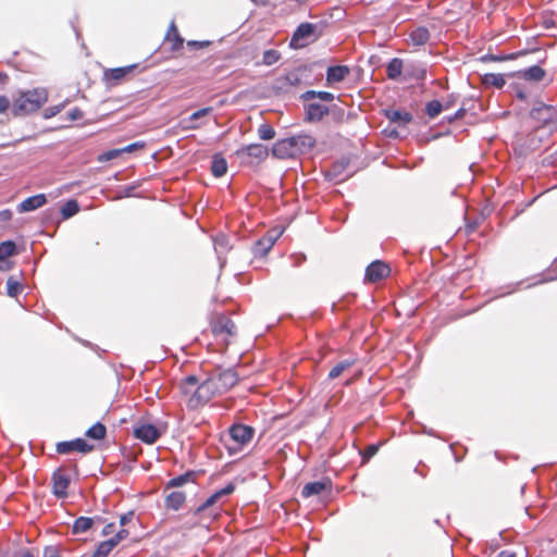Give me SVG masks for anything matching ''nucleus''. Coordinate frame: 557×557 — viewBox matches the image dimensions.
<instances>
[{
    "label": "nucleus",
    "mask_w": 557,
    "mask_h": 557,
    "mask_svg": "<svg viewBox=\"0 0 557 557\" xmlns=\"http://www.w3.org/2000/svg\"><path fill=\"white\" fill-rule=\"evenodd\" d=\"M466 112L467 110L463 107H461L454 114L445 116L444 120L447 123H454L456 120L463 117Z\"/></svg>",
    "instance_id": "50"
},
{
    "label": "nucleus",
    "mask_w": 557,
    "mask_h": 557,
    "mask_svg": "<svg viewBox=\"0 0 557 557\" xmlns=\"http://www.w3.org/2000/svg\"><path fill=\"white\" fill-rule=\"evenodd\" d=\"M12 219V212L9 209H4L0 211V222H7Z\"/></svg>",
    "instance_id": "62"
},
{
    "label": "nucleus",
    "mask_w": 557,
    "mask_h": 557,
    "mask_svg": "<svg viewBox=\"0 0 557 557\" xmlns=\"http://www.w3.org/2000/svg\"><path fill=\"white\" fill-rule=\"evenodd\" d=\"M350 69L347 65H331L326 70L327 84L341 83L346 79Z\"/></svg>",
    "instance_id": "22"
},
{
    "label": "nucleus",
    "mask_w": 557,
    "mask_h": 557,
    "mask_svg": "<svg viewBox=\"0 0 557 557\" xmlns=\"http://www.w3.org/2000/svg\"><path fill=\"white\" fill-rule=\"evenodd\" d=\"M295 138L293 136L277 140L271 149L273 157L277 159L293 158L297 154Z\"/></svg>",
    "instance_id": "9"
},
{
    "label": "nucleus",
    "mask_w": 557,
    "mask_h": 557,
    "mask_svg": "<svg viewBox=\"0 0 557 557\" xmlns=\"http://www.w3.org/2000/svg\"><path fill=\"white\" fill-rule=\"evenodd\" d=\"M326 26V21L299 24L292 35L289 47L292 49H299L308 46L311 41L319 39L323 35Z\"/></svg>",
    "instance_id": "4"
},
{
    "label": "nucleus",
    "mask_w": 557,
    "mask_h": 557,
    "mask_svg": "<svg viewBox=\"0 0 557 557\" xmlns=\"http://www.w3.org/2000/svg\"><path fill=\"white\" fill-rule=\"evenodd\" d=\"M389 272L391 269L384 261L374 260L366 268L364 280L370 283H377L388 276Z\"/></svg>",
    "instance_id": "7"
},
{
    "label": "nucleus",
    "mask_w": 557,
    "mask_h": 557,
    "mask_svg": "<svg viewBox=\"0 0 557 557\" xmlns=\"http://www.w3.org/2000/svg\"><path fill=\"white\" fill-rule=\"evenodd\" d=\"M409 37L414 46H423L430 39V32L426 27L419 26L410 33Z\"/></svg>",
    "instance_id": "33"
},
{
    "label": "nucleus",
    "mask_w": 557,
    "mask_h": 557,
    "mask_svg": "<svg viewBox=\"0 0 557 557\" xmlns=\"http://www.w3.org/2000/svg\"><path fill=\"white\" fill-rule=\"evenodd\" d=\"M165 40L172 41L171 51L175 52L183 48L184 38L180 35L175 22L172 21L165 35Z\"/></svg>",
    "instance_id": "25"
},
{
    "label": "nucleus",
    "mask_w": 557,
    "mask_h": 557,
    "mask_svg": "<svg viewBox=\"0 0 557 557\" xmlns=\"http://www.w3.org/2000/svg\"><path fill=\"white\" fill-rule=\"evenodd\" d=\"M556 116L557 110L550 104L540 103L539 106L533 107L530 111V117L543 125L553 123Z\"/></svg>",
    "instance_id": "8"
},
{
    "label": "nucleus",
    "mask_w": 557,
    "mask_h": 557,
    "mask_svg": "<svg viewBox=\"0 0 557 557\" xmlns=\"http://www.w3.org/2000/svg\"><path fill=\"white\" fill-rule=\"evenodd\" d=\"M332 110H331V114L335 117V119H343L344 114H345V111L344 109H342L341 107L336 106V104H332V106H329Z\"/></svg>",
    "instance_id": "56"
},
{
    "label": "nucleus",
    "mask_w": 557,
    "mask_h": 557,
    "mask_svg": "<svg viewBox=\"0 0 557 557\" xmlns=\"http://www.w3.org/2000/svg\"><path fill=\"white\" fill-rule=\"evenodd\" d=\"M85 435L90 440L101 441L107 435V428L102 422L98 421L87 429Z\"/></svg>",
    "instance_id": "34"
},
{
    "label": "nucleus",
    "mask_w": 557,
    "mask_h": 557,
    "mask_svg": "<svg viewBox=\"0 0 557 557\" xmlns=\"http://www.w3.org/2000/svg\"><path fill=\"white\" fill-rule=\"evenodd\" d=\"M110 553L111 550L102 542H100L91 557H108Z\"/></svg>",
    "instance_id": "49"
},
{
    "label": "nucleus",
    "mask_w": 557,
    "mask_h": 557,
    "mask_svg": "<svg viewBox=\"0 0 557 557\" xmlns=\"http://www.w3.org/2000/svg\"><path fill=\"white\" fill-rule=\"evenodd\" d=\"M319 99L322 102H333L335 95L325 90L309 89L299 96V100L304 102V121L306 123H319L326 115L331 114V108L326 104L314 101Z\"/></svg>",
    "instance_id": "2"
},
{
    "label": "nucleus",
    "mask_w": 557,
    "mask_h": 557,
    "mask_svg": "<svg viewBox=\"0 0 557 557\" xmlns=\"http://www.w3.org/2000/svg\"><path fill=\"white\" fill-rule=\"evenodd\" d=\"M235 488H236L235 483L230 482L224 487H222V488H220L218 491L221 494V496L224 497V496H228L232 493H234Z\"/></svg>",
    "instance_id": "53"
},
{
    "label": "nucleus",
    "mask_w": 557,
    "mask_h": 557,
    "mask_svg": "<svg viewBox=\"0 0 557 557\" xmlns=\"http://www.w3.org/2000/svg\"><path fill=\"white\" fill-rule=\"evenodd\" d=\"M384 115L389 120L391 123H394L399 127L408 125L413 120V116L410 112L396 109L384 110Z\"/></svg>",
    "instance_id": "18"
},
{
    "label": "nucleus",
    "mask_w": 557,
    "mask_h": 557,
    "mask_svg": "<svg viewBox=\"0 0 557 557\" xmlns=\"http://www.w3.org/2000/svg\"><path fill=\"white\" fill-rule=\"evenodd\" d=\"M212 332L215 335L226 333L234 335L236 333V325L228 317L221 314L212 322Z\"/></svg>",
    "instance_id": "17"
},
{
    "label": "nucleus",
    "mask_w": 557,
    "mask_h": 557,
    "mask_svg": "<svg viewBox=\"0 0 557 557\" xmlns=\"http://www.w3.org/2000/svg\"><path fill=\"white\" fill-rule=\"evenodd\" d=\"M212 111L211 107L201 108L194 113H191L187 119H183L181 121L182 128L184 131H193L200 127V124H197L196 121L205 117Z\"/></svg>",
    "instance_id": "21"
},
{
    "label": "nucleus",
    "mask_w": 557,
    "mask_h": 557,
    "mask_svg": "<svg viewBox=\"0 0 557 557\" xmlns=\"http://www.w3.org/2000/svg\"><path fill=\"white\" fill-rule=\"evenodd\" d=\"M137 66H138V64L135 63V64H131V65H126V66L110 69L104 72V76L107 79L121 81L126 75L132 73Z\"/></svg>",
    "instance_id": "32"
},
{
    "label": "nucleus",
    "mask_w": 557,
    "mask_h": 557,
    "mask_svg": "<svg viewBox=\"0 0 557 557\" xmlns=\"http://www.w3.org/2000/svg\"><path fill=\"white\" fill-rule=\"evenodd\" d=\"M17 253L18 250L14 240L8 239L0 243V261H4L7 258Z\"/></svg>",
    "instance_id": "35"
},
{
    "label": "nucleus",
    "mask_w": 557,
    "mask_h": 557,
    "mask_svg": "<svg viewBox=\"0 0 557 557\" xmlns=\"http://www.w3.org/2000/svg\"><path fill=\"white\" fill-rule=\"evenodd\" d=\"M64 107H65V102L57 104V106L48 107L47 109L44 110L42 117L46 120L51 119V117L55 116L57 114H59L63 110Z\"/></svg>",
    "instance_id": "45"
},
{
    "label": "nucleus",
    "mask_w": 557,
    "mask_h": 557,
    "mask_svg": "<svg viewBox=\"0 0 557 557\" xmlns=\"http://www.w3.org/2000/svg\"><path fill=\"white\" fill-rule=\"evenodd\" d=\"M48 90L45 87L21 90L14 99L12 113L15 116H23L38 111L48 101Z\"/></svg>",
    "instance_id": "3"
},
{
    "label": "nucleus",
    "mask_w": 557,
    "mask_h": 557,
    "mask_svg": "<svg viewBox=\"0 0 557 557\" xmlns=\"http://www.w3.org/2000/svg\"><path fill=\"white\" fill-rule=\"evenodd\" d=\"M134 436L143 443L154 444L162 435V432L152 423H145L134 429Z\"/></svg>",
    "instance_id": "10"
},
{
    "label": "nucleus",
    "mask_w": 557,
    "mask_h": 557,
    "mask_svg": "<svg viewBox=\"0 0 557 557\" xmlns=\"http://www.w3.org/2000/svg\"><path fill=\"white\" fill-rule=\"evenodd\" d=\"M129 532L128 530L126 529H121L120 531L116 532V534L114 535V537L121 542L123 541L124 539H126L128 536Z\"/></svg>",
    "instance_id": "63"
},
{
    "label": "nucleus",
    "mask_w": 557,
    "mask_h": 557,
    "mask_svg": "<svg viewBox=\"0 0 557 557\" xmlns=\"http://www.w3.org/2000/svg\"><path fill=\"white\" fill-rule=\"evenodd\" d=\"M122 153H123L122 149H111V150H108V151L101 153L98 157V160L100 162L111 161V160L117 158L119 156H121Z\"/></svg>",
    "instance_id": "47"
},
{
    "label": "nucleus",
    "mask_w": 557,
    "mask_h": 557,
    "mask_svg": "<svg viewBox=\"0 0 557 557\" xmlns=\"http://www.w3.org/2000/svg\"><path fill=\"white\" fill-rule=\"evenodd\" d=\"M102 543L112 552L114 547H116L120 542L114 537H110L109 540L102 541Z\"/></svg>",
    "instance_id": "60"
},
{
    "label": "nucleus",
    "mask_w": 557,
    "mask_h": 557,
    "mask_svg": "<svg viewBox=\"0 0 557 557\" xmlns=\"http://www.w3.org/2000/svg\"><path fill=\"white\" fill-rule=\"evenodd\" d=\"M138 185L136 184H132V185H127L123 188V191L121 195H119L116 198L117 199H121V198H127V197H133L134 196V190L137 188Z\"/></svg>",
    "instance_id": "52"
},
{
    "label": "nucleus",
    "mask_w": 557,
    "mask_h": 557,
    "mask_svg": "<svg viewBox=\"0 0 557 557\" xmlns=\"http://www.w3.org/2000/svg\"><path fill=\"white\" fill-rule=\"evenodd\" d=\"M281 59V53L275 49H268L262 54V63L267 66L273 65Z\"/></svg>",
    "instance_id": "42"
},
{
    "label": "nucleus",
    "mask_w": 557,
    "mask_h": 557,
    "mask_svg": "<svg viewBox=\"0 0 557 557\" xmlns=\"http://www.w3.org/2000/svg\"><path fill=\"white\" fill-rule=\"evenodd\" d=\"M133 517H134V511L133 510H129V511L121 515V517H120V524L122 527L126 525L128 522L132 521Z\"/></svg>",
    "instance_id": "57"
},
{
    "label": "nucleus",
    "mask_w": 557,
    "mask_h": 557,
    "mask_svg": "<svg viewBox=\"0 0 557 557\" xmlns=\"http://www.w3.org/2000/svg\"><path fill=\"white\" fill-rule=\"evenodd\" d=\"M114 528H115V524H114L113 522L108 523V524L102 529L101 534H102V535H104V536H107V535H109V534H111V533L113 532Z\"/></svg>",
    "instance_id": "64"
},
{
    "label": "nucleus",
    "mask_w": 557,
    "mask_h": 557,
    "mask_svg": "<svg viewBox=\"0 0 557 557\" xmlns=\"http://www.w3.org/2000/svg\"><path fill=\"white\" fill-rule=\"evenodd\" d=\"M512 86L515 87L516 90V97L522 101L527 100L528 96L525 91L518 84H515Z\"/></svg>",
    "instance_id": "59"
},
{
    "label": "nucleus",
    "mask_w": 557,
    "mask_h": 557,
    "mask_svg": "<svg viewBox=\"0 0 557 557\" xmlns=\"http://www.w3.org/2000/svg\"><path fill=\"white\" fill-rule=\"evenodd\" d=\"M47 202V197L45 194H37L24 199L17 207L18 212H30L34 211Z\"/></svg>",
    "instance_id": "19"
},
{
    "label": "nucleus",
    "mask_w": 557,
    "mask_h": 557,
    "mask_svg": "<svg viewBox=\"0 0 557 557\" xmlns=\"http://www.w3.org/2000/svg\"><path fill=\"white\" fill-rule=\"evenodd\" d=\"M355 363L352 359H345L339 361L335 367H333L329 372V380H334L338 377L345 370L350 368Z\"/></svg>",
    "instance_id": "38"
},
{
    "label": "nucleus",
    "mask_w": 557,
    "mask_h": 557,
    "mask_svg": "<svg viewBox=\"0 0 557 557\" xmlns=\"http://www.w3.org/2000/svg\"><path fill=\"white\" fill-rule=\"evenodd\" d=\"M42 557H60L59 548L53 545L46 546Z\"/></svg>",
    "instance_id": "51"
},
{
    "label": "nucleus",
    "mask_w": 557,
    "mask_h": 557,
    "mask_svg": "<svg viewBox=\"0 0 557 557\" xmlns=\"http://www.w3.org/2000/svg\"><path fill=\"white\" fill-rule=\"evenodd\" d=\"M350 161L348 158H341L339 160L335 161L325 172V178L330 182H334L335 184H338L341 182H344L346 178H348L350 175L344 176V172L348 168Z\"/></svg>",
    "instance_id": "12"
},
{
    "label": "nucleus",
    "mask_w": 557,
    "mask_h": 557,
    "mask_svg": "<svg viewBox=\"0 0 557 557\" xmlns=\"http://www.w3.org/2000/svg\"><path fill=\"white\" fill-rule=\"evenodd\" d=\"M295 140V148L297 153L309 152L315 145V139L311 135L300 134L293 136Z\"/></svg>",
    "instance_id": "27"
},
{
    "label": "nucleus",
    "mask_w": 557,
    "mask_h": 557,
    "mask_svg": "<svg viewBox=\"0 0 557 557\" xmlns=\"http://www.w3.org/2000/svg\"><path fill=\"white\" fill-rule=\"evenodd\" d=\"M211 173L214 177H222L227 172V161L220 153H215L211 161Z\"/></svg>",
    "instance_id": "30"
},
{
    "label": "nucleus",
    "mask_w": 557,
    "mask_h": 557,
    "mask_svg": "<svg viewBox=\"0 0 557 557\" xmlns=\"http://www.w3.org/2000/svg\"><path fill=\"white\" fill-rule=\"evenodd\" d=\"M236 156L242 159L247 157L259 163L268 158L269 149L262 144H249L237 149Z\"/></svg>",
    "instance_id": "6"
},
{
    "label": "nucleus",
    "mask_w": 557,
    "mask_h": 557,
    "mask_svg": "<svg viewBox=\"0 0 557 557\" xmlns=\"http://www.w3.org/2000/svg\"><path fill=\"white\" fill-rule=\"evenodd\" d=\"M95 446L89 444L86 440L77 437L71 441L59 442L55 446L57 453L66 455L72 451H78L81 454H88L92 451Z\"/></svg>",
    "instance_id": "5"
},
{
    "label": "nucleus",
    "mask_w": 557,
    "mask_h": 557,
    "mask_svg": "<svg viewBox=\"0 0 557 557\" xmlns=\"http://www.w3.org/2000/svg\"><path fill=\"white\" fill-rule=\"evenodd\" d=\"M508 75L521 78L527 82L539 83V82L543 81L544 77L546 76V71L543 67H541L539 64H535V65L529 66L527 69L519 70L517 72H512Z\"/></svg>",
    "instance_id": "15"
},
{
    "label": "nucleus",
    "mask_w": 557,
    "mask_h": 557,
    "mask_svg": "<svg viewBox=\"0 0 557 557\" xmlns=\"http://www.w3.org/2000/svg\"><path fill=\"white\" fill-rule=\"evenodd\" d=\"M221 498H222V496L219 493V491H215L212 495H210L202 504H200L194 510V515L195 516L200 515L201 512L206 511L207 509H209L210 507L215 505Z\"/></svg>",
    "instance_id": "40"
},
{
    "label": "nucleus",
    "mask_w": 557,
    "mask_h": 557,
    "mask_svg": "<svg viewBox=\"0 0 557 557\" xmlns=\"http://www.w3.org/2000/svg\"><path fill=\"white\" fill-rule=\"evenodd\" d=\"M198 377L196 375H188L182 381V391L184 394L190 393V387L198 385Z\"/></svg>",
    "instance_id": "44"
},
{
    "label": "nucleus",
    "mask_w": 557,
    "mask_h": 557,
    "mask_svg": "<svg viewBox=\"0 0 557 557\" xmlns=\"http://www.w3.org/2000/svg\"><path fill=\"white\" fill-rule=\"evenodd\" d=\"M79 203L76 199H69L60 209L61 215L64 220L74 216L79 212Z\"/></svg>",
    "instance_id": "36"
},
{
    "label": "nucleus",
    "mask_w": 557,
    "mask_h": 557,
    "mask_svg": "<svg viewBox=\"0 0 557 557\" xmlns=\"http://www.w3.org/2000/svg\"><path fill=\"white\" fill-rule=\"evenodd\" d=\"M542 138L536 133L529 134L524 140L519 144L516 148V154L519 157L527 158L530 153L540 149Z\"/></svg>",
    "instance_id": "14"
},
{
    "label": "nucleus",
    "mask_w": 557,
    "mask_h": 557,
    "mask_svg": "<svg viewBox=\"0 0 557 557\" xmlns=\"http://www.w3.org/2000/svg\"><path fill=\"white\" fill-rule=\"evenodd\" d=\"M404 69V61L400 58H393L386 65V76L391 81H398Z\"/></svg>",
    "instance_id": "29"
},
{
    "label": "nucleus",
    "mask_w": 557,
    "mask_h": 557,
    "mask_svg": "<svg viewBox=\"0 0 557 557\" xmlns=\"http://www.w3.org/2000/svg\"><path fill=\"white\" fill-rule=\"evenodd\" d=\"M95 521H101V517H78L75 519L72 525V533L77 535L89 531L92 528Z\"/></svg>",
    "instance_id": "23"
},
{
    "label": "nucleus",
    "mask_w": 557,
    "mask_h": 557,
    "mask_svg": "<svg viewBox=\"0 0 557 557\" xmlns=\"http://www.w3.org/2000/svg\"><path fill=\"white\" fill-rule=\"evenodd\" d=\"M10 108V100L7 96H0V113H4Z\"/></svg>",
    "instance_id": "58"
},
{
    "label": "nucleus",
    "mask_w": 557,
    "mask_h": 557,
    "mask_svg": "<svg viewBox=\"0 0 557 557\" xmlns=\"http://www.w3.org/2000/svg\"><path fill=\"white\" fill-rule=\"evenodd\" d=\"M238 382V374L234 368L214 366L207 372V377L193 392L189 408H198L206 405L213 396L222 395L233 388Z\"/></svg>",
    "instance_id": "1"
},
{
    "label": "nucleus",
    "mask_w": 557,
    "mask_h": 557,
    "mask_svg": "<svg viewBox=\"0 0 557 557\" xmlns=\"http://www.w3.org/2000/svg\"><path fill=\"white\" fill-rule=\"evenodd\" d=\"M253 433L255 430L252 426L240 423L233 424L228 429L231 438L239 445L247 444L252 438Z\"/></svg>",
    "instance_id": "16"
},
{
    "label": "nucleus",
    "mask_w": 557,
    "mask_h": 557,
    "mask_svg": "<svg viewBox=\"0 0 557 557\" xmlns=\"http://www.w3.org/2000/svg\"><path fill=\"white\" fill-rule=\"evenodd\" d=\"M23 290V285L15 280L13 276H10L7 281V294L10 297H17Z\"/></svg>",
    "instance_id": "41"
},
{
    "label": "nucleus",
    "mask_w": 557,
    "mask_h": 557,
    "mask_svg": "<svg viewBox=\"0 0 557 557\" xmlns=\"http://www.w3.org/2000/svg\"><path fill=\"white\" fill-rule=\"evenodd\" d=\"M145 146V143L144 141H135V143H132L123 148H121L123 150V153L124 152H133L137 149H140Z\"/></svg>",
    "instance_id": "54"
},
{
    "label": "nucleus",
    "mask_w": 557,
    "mask_h": 557,
    "mask_svg": "<svg viewBox=\"0 0 557 557\" xmlns=\"http://www.w3.org/2000/svg\"><path fill=\"white\" fill-rule=\"evenodd\" d=\"M444 110V104L440 100H431L425 103V113L430 119L437 117Z\"/></svg>",
    "instance_id": "39"
},
{
    "label": "nucleus",
    "mask_w": 557,
    "mask_h": 557,
    "mask_svg": "<svg viewBox=\"0 0 557 557\" xmlns=\"http://www.w3.org/2000/svg\"><path fill=\"white\" fill-rule=\"evenodd\" d=\"M211 45V41L209 40H188L187 47L191 50H199L207 48Z\"/></svg>",
    "instance_id": "48"
},
{
    "label": "nucleus",
    "mask_w": 557,
    "mask_h": 557,
    "mask_svg": "<svg viewBox=\"0 0 557 557\" xmlns=\"http://www.w3.org/2000/svg\"><path fill=\"white\" fill-rule=\"evenodd\" d=\"M186 500V495L183 492H171L165 496L164 507L169 510L177 511L182 508Z\"/></svg>",
    "instance_id": "26"
},
{
    "label": "nucleus",
    "mask_w": 557,
    "mask_h": 557,
    "mask_svg": "<svg viewBox=\"0 0 557 557\" xmlns=\"http://www.w3.org/2000/svg\"><path fill=\"white\" fill-rule=\"evenodd\" d=\"M15 557H35V555L30 549L22 548L15 553Z\"/></svg>",
    "instance_id": "61"
},
{
    "label": "nucleus",
    "mask_w": 557,
    "mask_h": 557,
    "mask_svg": "<svg viewBox=\"0 0 557 557\" xmlns=\"http://www.w3.org/2000/svg\"><path fill=\"white\" fill-rule=\"evenodd\" d=\"M69 120L77 121L84 116V112L79 108H74L67 113Z\"/></svg>",
    "instance_id": "55"
},
{
    "label": "nucleus",
    "mask_w": 557,
    "mask_h": 557,
    "mask_svg": "<svg viewBox=\"0 0 557 557\" xmlns=\"http://www.w3.org/2000/svg\"><path fill=\"white\" fill-rule=\"evenodd\" d=\"M52 494L58 498H64L67 495V488L71 483V479L64 473L62 468H58L52 473Z\"/></svg>",
    "instance_id": "11"
},
{
    "label": "nucleus",
    "mask_w": 557,
    "mask_h": 557,
    "mask_svg": "<svg viewBox=\"0 0 557 557\" xmlns=\"http://www.w3.org/2000/svg\"><path fill=\"white\" fill-rule=\"evenodd\" d=\"M481 84L484 87H495L502 89L506 85L504 74L485 73L481 76Z\"/></svg>",
    "instance_id": "28"
},
{
    "label": "nucleus",
    "mask_w": 557,
    "mask_h": 557,
    "mask_svg": "<svg viewBox=\"0 0 557 557\" xmlns=\"http://www.w3.org/2000/svg\"><path fill=\"white\" fill-rule=\"evenodd\" d=\"M380 444H370L368 445L364 450L361 453V457L363 461H368L373 456H375L379 451Z\"/></svg>",
    "instance_id": "46"
},
{
    "label": "nucleus",
    "mask_w": 557,
    "mask_h": 557,
    "mask_svg": "<svg viewBox=\"0 0 557 557\" xmlns=\"http://www.w3.org/2000/svg\"><path fill=\"white\" fill-rule=\"evenodd\" d=\"M332 486L333 484L330 478H323L320 481L308 482L301 490V496L304 498H309L312 496H318L323 492L330 493L332 491Z\"/></svg>",
    "instance_id": "13"
},
{
    "label": "nucleus",
    "mask_w": 557,
    "mask_h": 557,
    "mask_svg": "<svg viewBox=\"0 0 557 557\" xmlns=\"http://www.w3.org/2000/svg\"><path fill=\"white\" fill-rule=\"evenodd\" d=\"M521 54H524V52H513V53H507V54H493V53H487V54H484L480 58V60L482 62H487V61H492V62H503V61H509V60H515L517 59L519 55Z\"/></svg>",
    "instance_id": "37"
},
{
    "label": "nucleus",
    "mask_w": 557,
    "mask_h": 557,
    "mask_svg": "<svg viewBox=\"0 0 557 557\" xmlns=\"http://www.w3.org/2000/svg\"><path fill=\"white\" fill-rule=\"evenodd\" d=\"M197 476V472L194 470H188L185 473H182L177 476L172 478L170 481L165 484V490L181 487L189 482H195Z\"/></svg>",
    "instance_id": "24"
},
{
    "label": "nucleus",
    "mask_w": 557,
    "mask_h": 557,
    "mask_svg": "<svg viewBox=\"0 0 557 557\" xmlns=\"http://www.w3.org/2000/svg\"><path fill=\"white\" fill-rule=\"evenodd\" d=\"M281 233L275 236H264L258 239L252 246V253L255 257H264L273 247Z\"/></svg>",
    "instance_id": "20"
},
{
    "label": "nucleus",
    "mask_w": 557,
    "mask_h": 557,
    "mask_svg": "<svg viewBox=\"0 0 557 557\" xmlns=\"http://www.w3.org/2000/svg\"><path fill=\"white\" fill-rule=\"evenodd\" d=\"M301 83V76L298 71L289 72L276 79V88L284 90L287 86H297Z\"/></svg>",
    "instance_id": "31"
},
{
    "label": "nucleus",
    "mask_w": 557,
    "mask_h": 557,
    "mask_svg": "<svg viewBox=\"0 0 557 557\" xmlns=\"http://www.w3.org/2000/svg\"><path fill=\"white\" fill-rule=\"evenodd\" d=\"M258 136L262 140H271L275 137V129L267 123H263L258 128Z\"/></svg>",
    "instance_id": "43"
}]
</instances>
